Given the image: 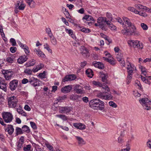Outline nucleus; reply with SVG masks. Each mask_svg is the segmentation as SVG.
<instances>
[{
  "label": "nucleus",
  "instance_id": "obj_59",
  "mask_svg": "<svg viewBox=\"0 0 151 151\" xmlns=\"http://www.w3.org/2000/svg\"><path fill=\"white\" fill-rule=\"evenodd\" d=\"M109 105L110 106L114 108H116L117 106V105L116 104V103L112 101H110L109 102Z\"/></svg>",
  "mask_w": 151,
  "mask_h": 151
},
{
  "label": "nucleus",
  "instance_id": "obj_13",
  "mask_svg": "<svg viewBox=\"0 0 151 151\" xmlns=\"http://www.w3.org/2000/svg\"><path fill=\"white\" fill-rule=\"evenodd\" d=\"M72 88V85L66 86L61 88V91L64 93H68L70 92Z\"/></svg>",
  "mask_w": 151,
  "mask_h": 151
},
{
  "label": "nucleus",
  "instance_id": "obj_60",
  "mask_svg": "<svg viewBox=\"0 0 151 151\" xmlns=\"http://www.w3.org/2000/svg\"><path fill=\"white\" fill-rule=\"evenodd\" d=\"M30 124L31 125V127L33 129H37V126L35 123L32 122H30Z\"/></svg>",
  "mask_w": 151,
  "mask_h": 151
},
{
  "label": "nucleus",
  "instance_id": "obj_38",
  "mask_svg": "<svg viewBox=\"0 0 151 151\" xmlns=\"http://www.w3.org/2000/svg\"><path fill=\"white\" fill-rule=\"evenodd\" d=\"M16 135H18L19 134H22L23 132L21 128L19 127H16L15 129Z\"/></svg>",
  "mask_w": 151,
  "mask_h": 151
},
{
  "label": "nucleus",
  "instance_id": "obj_17",
  "mask_svg": "<svg viewBox=\"0 0 151 151\" xmlns=\"http://www.w3.org/2000/svg\"><path fill=\"white\" fill-rule=\"evenodd\" d=\"M107 19L105 17H100L97 19V22L99 24V27H101L104 24V23L106 22V24Z\"/></svg>",
  "mask_w": 151,
  "mask_h": 151
},
{
  "label": "nucleus",
  "instance_id": "obj_46",
  "mask_svg": "<svg viewBox=\"0 0 151 151\" xmlns=\"http://www.w3.org/2000/svg\"><path fill=\"white\" fill-rule=\"evenodd\" d=\"M50 38H51L50 40L51 43L54 45H56L57 43V40L53 35L52 37H50Z\"/></svg>",
  "mask_w": 151,
  "mask_h": 151
},
{
  "label": "nucleus",
  "instance_id": "obj_63",
  "mask_svg": "<svg viewBox=\"0 0 151 151\" xmlns=\"http://www.w3.org/2000/svg\"><path fill=\"white\" fill-rule=\"evenodd\" d=\"M104 54L108 58H112L111 55L110 54V53H109L107 52H104Z\"/></svg>",
  "mask_w": 151,
  "mask_h": 151
},
{
  "label": "nucleus",
  "instance_id": "obj_6",
  "mask_svg": "<svg viewBox=\"0 0 151 151\" xmlns=\"http://www.w3.org/2000/svg\"><path fill=\"white\" fill-rule=\"evenodd\" d=\"M128 43L130 46L139 49L140 48L139 42L137 40H129L128 41Z\"/></svg>",
  "mask_w": 151,
  "mask_h": 151
},
{
  "label": "nucleus",
  "instance_id": "obj_64",
  "mask_svg": "<svg viewBox=\"0 0 151 151\" xmlns=\"http://www.w3.org/2000/svg\"><path fill=\"white\" fill-rule=\"evenodd\" d=\"M17 50V48L14 47H12L10 48V50L12 53H15Z\"/></svg>",
  "mask_w": 151,
  "mask_h": 151
},
{
  "label": "nucleus",
  "instance_id": "obj_57",
  "mask_svg": "<svg viewBox=\"0 0 151 151\" xmlns=\"http://www.w3.org/2000/svg\"><path fill=\"white\" fill-rule=\"evenodd\" d=\"M17 43L19 44V46L23 49L24 48L26 47L27 45L25 44H24L22 43L21 42L19 41H17Z\"/></svg>",
  "mask_w": 151,
  "mask_h": 151
},
{
  "label": "nucleus",
  "instance_id": "obj_12",
  "mask_svg": "<svg viewBox=\"0 0 151 151\" xmlns=\"http://www.w3.org/2000/svg\"><path fill=\"white\" fill-rule=\"evenodd\" d=\"M15 6L17 7L19 9L23 10L24 9L26 5L24 3L23 0H19L17 1Z\"/></svg>",
  "mask_w": 151,
  "mask_h": 151
},
{
  "label": "nucleus",
  "instance_id": "obj_35",
  "mask_svg": "<svg viewBox=\"0 0 151 151\" xmlns=\"http://www.w3.org/2000/svg\"><path fill=\"white\" fill-rule=\"evenodd\" d=\"M124 29L122 30V33L125 35H129V33H128L127 27H126V25H124L123 26Z\"/></svg>",
  "mask_w": 151,
  "mask_h": 151
},
{
  "label": "nucleus",
  "instance_id": "obj_19",
  "mask_svg": "<svg viewBox=\"0 0 151 151\" xmlns=\"http://www.w3.org/2000/svg\"><path fill=\"white\" fill-rule=\"evenodd\" d=\"M27 59L28 58L27 56L25 55L21 56L17 59V62L18 63L21 64L26 62Z\"/></svg>",
  "mask_w": 151,
  "mask_h": 151
},
{
  "label": "nucleus",
  "instance_id": "obj_2",
  "mask_svg": "<svg viewBox=\"0 0 151 151\" xmlns=\"http://www.w3.org/2000/svg\"><path fill=\"white\" fill-rule=\"evenodd\" d=\"M17 103L18 100L14 96H12L8 98V105L10 108H15L17 106Z\"/></svg>",
  "mask_w": 151,
  "mask_h": 151
},
{
  "label": "nucleus",
  "instance_id": "obj_7",
  "mask_svg": "<svg viewBox=\"0 0 151 151\" xmlns=\"http://www.w3.org/2000/svg\"><path fill=\"white\" fill-rule=\"evenodd\" d=\"M99 101L100 99H99L92 100L89 102L90 107L93 109H95L96 107L99 106Z\"/></svg>",
  "mask_w": 151,
  "mask_h": 151
},
{
  "label": "nucleus",
  "instance_id": "obj_3",
  "mask_svg": "<svg viewBox=\"0 0 151 151\" xmlns=\"http://www.w3.org/2000/svg\"><path fill=\"white\" fill-rule=\"evenodd\" d=\"M144 98H142V106L144 109L147 110H150L151 109V107L150 105L151 103V101L149 100L147 98L145 97L147 96L145 95Z\"/></svg>",
  "mask_w": 151,
  "mask_h": 151
},
{
  "label": "nucleus",
  "instance_id": "obj_25",
  "mask_svg": "<svg viewBox=\"0 0 151 151\" xmlns=\"http://www.w3.org/2000/svg\"><path fill=\"white\" fill-rule=\"evenodd\" d=\"M128 10L129 11H130L133 12H134L136 14H139V15H142V12L140 11H138L136 10L133 7L129 6L128 8Z\"/></svg>",
  "mask_w": 151,
  "mask_h": 151
},
{
  "label": "nucleus",
  "instance_id": "obj_5",
  "mask_svg": "<svg viewBox=\"0 0 151 151\" xmlns=\"http://www.w3.org/2000/svg\"><path fill=\"white\" fill-rule=\"evenodd\" d=\"M92 84L94 86L101 88V89L102 90H105L107 91H110V89L108 86L105 84H102L99 81H92Z\"/></svg>",
  "mask_w": 151,
  "mask_h": 151
},
{
  "label": "nucleus",
  "instance_id": "obj_50",
  "mask_svg": "<svg viewBox=\"0 0 151 151\" xmlns=\"http://www.w3.org/2000/svg\"><path fill=\"white\" fill-rule=\"evenodd\" d=\"M44 48L46 49L47 50H48L49 52L50 53L52 52V50L51 49H50L49 47V46L46 43L44 45Z\"/></svg>",
  "mask_w": 151,
  "mask_h": 151
},
{
  "label": "nucleus",
  "instance_id": "obj_41",
  "mask_svg": "<svg viewBox=\"0 0 151 151\" xmlns=\"http://www.w3.org/2000/svg\"><path fill=\"white\" fill-rule=\"evenodd\" d=\"M31 146L30 145H26L23 147V150L24 151H32L31 150Z\"/></svg>",
  "mask_w": 151,
  "mask_h": 151
},
{
  "label": "nucleus",
  "instance_id": "obj_31",
  "mask_svg": "<svg viewBox=\"0 0 151 151\" xmlns=\"http://www.w3.org/2000/svg\"><path fill=\"white\" fill-rule=\"evenodd\" d=\"M35 63V60L32 59L26 63L25 65L26 67H29L33 66Z\"/></svg>",
  "mask_w": 151,
  "mask_h": 151
},
{
  "label": "nucleus",
  "instance_id": "obj_49",
  "mask_svg": "<svg viewBox=\"0 0 151 151\" xmlns=\"http://www.w3.org/2000/svg\"><path fill=\"white\" fill-rule=\"evenodd\" d=\"M46 73L45 71H43V72L40 73L38 75V77L41 78H45L46 76Z\"/></svg>",
  "mask_w": 151,
  "mask_h": 151
},
{
  "label": "nucleus",
  "instance_id": "obj_51",
  "mask_svg": "<svg viewBox=\"0 0 151 151\" xmlns=\"http://www.w3.org/2000/svg\"><path fill=\"white\" fill-rule=\"evenodd\" d=\"M23 49L24 50V51L26 54L29 55V49L27 45L26 47L24 48Z\"/></svg>",
  "mask_w": 151,
  "mask_h": 151
},
{
  "label": "nucleus",
  "instance_id": "obj_33",
  "mask_svg": "<svg viewBox=\"0 0 151 151\" xmlns=\"http://www.w3.org/2000/svg\"><path fill=\"white\" fill-rule=\"evenodd\" d=\"M76 139L78 141V143L81 145H82L85 144V142L83 140V139L81 137H78L76 136Z\"/></svg>",
  "mask_w": 151,
  "mask_h": 151
},
{
  "label": "nucleus",
  "instance_id": "obj_1",
  "mask_svg": "<svg viewBox=\"0 0 151 151\" xmlns=\"http://www.w3.org/2000/svg\"><path fill=\"white\" fill-rule=\"evenodd\" d=\"M3 119L6 123H10L13 119V115L10 112H4L2 113Z\"/></svg>",
  "mask_w": 151,
  "mask_h": 151
},
{
  "label": "nucleus",
  "instance_id": "obj_53",
  "mask_svg": "<svg viewBox=\"0 0 151 151\" xmlns=\"http://www.w3.org/2000/svg\"><path fill=\"white\" fill-rule=\"evenodd\" d=\"M10 42L12 44V46H15L16 45V42L15 40L13 38H11L10 40Z\"/></svg>",
  "mask_w": 151,
  "mask_h": 151
},
{
  "label": "nucleus",
  "instance_id": "obj_29",
  "mask_svg": "<svg viewBox=\"0 0 151 151\" xmlns=\"http://www.w3.org/2000/svg\"><path fill=\"white\" fill-rule=\"evenodd\" d=\"M108 25L109 27L111 30H115L116 29V27L112 23H111V21L107 20L106 22V24Z\"/></svg>",
  "mask_w": 151,
  "mask_h": 151
},
{
  "label": "nucleus",
  "instance_id": "obj_40",
  "mask_svg": "<svg viewBox=\"0 0 151 151\" xmlns=\"http://www.w3.org/2000/svg\"><path fill=\"white\" fill-rule=\"evenodd\" d=\"M55 116L59 118L64 121H65L67 120V117L66 116L61 114H56Z\"/></svg>",
  "mask_w": 151,
  "mask_h": 151
},
{
  "label": "nucleus",
  "instance_id": "obj_48",
  "mask_svg": "<svg viewBox=\"0 0 151 151\" xmlns=\"http://www.w3.org/2000/svg\"><path fill=\"white\" fill-rule=\"evenodd\" d=\"M147 74V72L146 71V70L145 68L144 67H143L142 66V75H143L144 76H145V77L146 78H147L148 77H150V76H146Z\"/></svg>",
  "mask_w": 151,
  "mask_h": 151
},
{
  "label": "nucleus",
  "instance_id": "obj_39",
  "mask_svg": "<svg viewBox=\"0 0 151 151\" xmlns=\"http://www.w3.org/2000/svg\"><path fill=\"white\" fill-rule=\"evenodd\" d=\"M99 109L101 110H103L104 109V102L102 101L101 100H100V101L99 102Z\"/></svg>",
  "mask_w": 151,
  "mask_h": 151
},
{
  "label": "nucleus",
  "instance_id": "obj_56",
  "mask_svg": "<svg viewBox=\"0 0 151 151\" xmlns=\"http://www.w3.org/2000/svg\"><path fill=\"white\" fill-rule=\"evenodd\" d=\"M106 16L110 21H112V15L110 13L107 12L106 14Z\"/></svg>",
  "mask_w": 151,
  "mask_h": 151
},
{
  "label": "nucleus",
  "instance_id": "obj_9",
  "mask_svg": "<svg viewBox=\"0 0 151 151\" xmlns=\"http://www.w3.org/2000/svg\"><path fill=\"white\" fill-rule=\"evenodd\" d=\"M0 88L4 92L7 91V84L5 83L4 79L0 77Z\"/></svg>",
  "mask_w": 151,
  "mask_h": 151
},
{
  "label": "nucleus",
  "instance_id": "obj_28",
  "mask_svg": "<svg viewBox=\"0 0 151 151\" xmlns=\"http://www.w3.org/2000/svg\"><path fill=\"white\" fill-rule=\"evenodd\" d=\"M93 64L96 68H97L100 69H102L104 68V65L102 63L99 62H93Z\"/></svg>",
  "mask_w": 151,
  "mask_h": 151
},
{
  "label": "nucleus",
  "instance_id": "obj_34",
  "mask_svg": "<svg viewBox=\"0 0 151 151\" xmlns=\"http://www.w3.org/2000/svg\"><path fill=\"white\" fill-rule=\"evenodd\" d=\"M86 73L87 76L90 78H92L93 76V71L90 69H87L86 70Z\"/></svg>",
  "mask_w": 151,
  "mask_h": 151
},
{
  "label": "nucleus",
  "instance_id": "obj_11",
  "mask_svg": "<svg viewBox=\"0 0 151 151\" xmlns=\"http://www.w3.org/2000/svg\"><path fill=\"white\" fill-rule=\"evenodd\" d=\"M116 58L117 60L120 62L121 65L122 66H124L125 62L123 58V55L121 53L115 54Z\"/></svg>",
  "mask_w": 151,
  "mask_h": 151
},
{
  "label": "nucleus",
  "instance_id": "obj_58",
  "mask_svg": "<svg viewBox=\"0 0 151 151\" xmlns=\"http://www.w3.org/2000/svg\"><path fill=\"white\" fill-rule=\"evenodd\" d=\"M146 78H146L145 77H143V76H142V81H143L144 83L148 84L149 85H150V81L146 79Z\"/></svg>",
  "mask_w": 151,
  "mask_h": 151
},
{
  "label": "nucleus",
  "instance_id": "obj_16",
  "mask_svg": "<svg viewBox=\"0 0 151 151\" xmlns=\"http://www.w3.org/2000/svg\"><path fill=\"white\" fill-rule=\"evenodd\" d=\"M76 78V76L72 74L67 75L63 79V82H65L68 81H71L74 80Z\"/></svg>",
  "mask_w": 151,
  "mask_h": 151
},
{
  "label": "nucleus",
  "instance_id": "obj_14",
  "mask_svg": "<svg viewBox=\"0 0 151 151\" xmlns=\"http://www.w3.org/2000/svg\"><path fill=\"white\" fill-rule=\"evenodd\" d=\"M28 82H29L34 87L39 86L40 84L38 80L34 77H32L30 79Z\"/></svg>",
  "mask_w": 151,
  "mask_h": 151
},
{
  "label": "nucleus",
  "instance_id": "obj_47",
  "mask_svg": "<svg viewBox=\"0 0 151 151\" xmlns=\"http://www.w3.org/2000/svg\"><path fill=\"white\" fill-rule=\"evenodd\" d=\"M78 96L77 95H71L70 96V99L73 100H76L78 99Z\"/></svg>",
  "mask_w": 151,
  "mask_h": 151
},
{
  "label": "nucleus",
  "instance_id": "obj_43",
  "mask_svg": "<svg viewBox=\"0 0 151 151\" xmlns=\"http://www.w3.org/2000/svg\"><path fill=\"white\" fill-rule=\"evenodd\" d=\"M22 130L27 133H28L30 131L29 127L26 125H24L22 127Z\"/></svg>",
  "mask_w": 151,
  "mask_h": 151
},
{
  "label": "nucleus",
  "instance_id": "obj_26",
  "mask_svg": "<svg viewBox=\"0 0 151 151\" xmlns=\"http://www.w3.org/2000/svg\"><path fill=\"white\" fill-rule=\"evenodd\" d=\"M123 19L125 24L128 25V27L130 28V27L132 25H134L133 24L131 23L130 20L127 17H123Z\"/></svg>",
  "mask_w": 151,
  "mask_h": 151
},
{
  "label": "nucleus",
  "instance_id": "obj_55",
  "mask_svg": "<svg viewBox=\"0 0 151 151\" xmlns=\"http://www.w3.org/2000/svg\"><path fill=\"white\" fill-rule=\"evenodd\" d=\"M46 145L47 148L50 151H54L53 147L50 145L49 144H46Z\"/></svg>",
  "mask_w": 151,
  "mask_h": 151
},
{
  "label": "nucleus",
  "instance_id": "obj_10",
  "mask_svg": "<svg viewBox=\"0 0 151 151\" xmlns=\"http://www.w3.org/2000/svg\"><path fill=\"white\" fill-rule=\"evenodd\" d=\"M127 68L128 74H133V71L136 70V68L133 64L128 62Z\"/></svg>",
  "mask_w": 151,
  "mask_h": 151
},
{
  "label": "nucleus",
  "instance_id": "obj_61",
  "mask_svg": "<svg viewBox=\"0 0 151 151\" xmlns=\"http://www.w3.org/2000/svg\"><path fill=\"white\" fill-rule=\"evenodd\" d=\"M14 60V58L10 57H9L7 58L6 61L9 63H12Z\"/></svg>",
  "mask_w": 151,
  "mask_h": 151
},
{
  "label": "nucleus",
  "instance_id": "obj_22",
  "mask_svg": "<svg viewBox=\"0 0 151 151\" xmlns=\"http://www.w3.org/2000/svg\"><path fill=\"white\" fill-rule=\"evenodd\" d=\"M127 29L129 35L136 34V28L134 25H132L130 27V28L128 27Z\"/></svg>",
  "mask_w": 151,
  "mask_h": 151
},
{
  "label": "nucleus",
  "instance_id": "obj_23",
  "mask_svg": "<svg viewBox=\"0 0 151 151\" xmlns=\"http://www.w3.org/2000/svg\"><path fill=\"white\" fill-rule=\"evenodd\" d=\"M99 75L101 78L102 81L103 82H106L107 81L108 76L107 74L104 73L103 71H100L99 73Z\"/></svg>",
  "mask_w": 151,
  "mask_h": 151
},
{
  "label": "nucleus",
  "instance_id": "obj_52",
  "mask_svg": "<svg viewBox=\"0 0 151 151\" xmlns=\"http://www.w3.org/2000/svg\"><path fill=\"white\" fill-rule=\"evenodd\" d=\"M80 30L82 32L85 33H88L90 32V30L88 29H86L85 28L81 27Z\"/></svg>",
  "mask_w": 151,
  "mask_h": 151
},
{
  "label": "nucleus",
  "instance_id": "obj_15",
  "mask_svg": "<svg viewBox=\"0 0 151 151\" xmlns=\"http://www.w3.org/2000/svg\"><path fill=\"white\" fill-rule=\"evenodd\" d=\"M74 90L78 94H82L84 93L83 88L79 85H76L74 88Z\"/></svg>",
  "mask_w": 151,
  "mask_h": 151
},
{
  "label": "nucleus",
  "instance_id": "obj_37",
  "mask_svg": "<svg viewBox=\"0 0 151 151\" xmlns=\"http://www.w3.org/2000/svg\"><path fill=\"white\" fill-rule=\"evenodd\" d=\"M28 5L31 8L34 7L36 5V4L34 1L33 0H31L27 2Z\"/></svg>",
  "mask_w": 151,
  "mask_h": 151
},
{
  "label": "nucleus",
  "instance_id": "obj_8",
  "mask_svg": "<svg viewBox=\"0 0 151 151\" xmlns=\"http://www.w3.org/2000/svg\"><path fill=\"white\" fill-rule=\"evenodd\" d=\"M18 82L17 80H13L10 82L9 83V87L12 91L15 90L17 87Z\"/></svg>",
  "mask_w": 151,
  "mask_h": 151
},
{
  "label": "nucleus",
  "instance_id": "obj_24",
  "mask_svg": "<svg viewBox=\"0 0 151 151\" xmlns=\"http://www.w3.org/2000/svg\"><path fill=\"white\" fill-rule=\"evenodd\" d=\"M24 137L22 136L20 138L17 145V149L20 150L22 147L24 142Z\"/></svg>",
  "mask_w": 151,
  "mask_h": 151
},
{
  "label": "nucleus",
  "instance_id": "obj_20",
  "mask_svg": "<svg viewBox=\"0 0 151 151\" xmlns=\"http://www.w3.org/2000/svg\"><path fill=\"white\" fill-rule=\"evenodd\" d=\"M72 108L71 107H61L60 109V112L61 113H68L70 111Z\"/></svg>",
  "mask_w": 151,
  "mask_h": 151
},
{
  "label": "nucleus",
  "instance_id": "obj_30",
  "mask_svg": "<svg viewBox=\"0 0 151 151\" xmlns=\"http://www.w3.org/2000/svg\"><path fill=\"white\" fill-rule=\"evenodd\" d=\"M65 30L66 32L68 33L73 39H76V37L73 34L72 30L65 28Z\"/></svg>",
  "mask_w": 151,
  "mask_h": 151
},
{
  "label": "nucleus",
  "instance_id": "obj_44",
  "mask_svg": "<svg viewBox=\"0 0 151 151\" xmlns=\"http://www.w3.org/2000/svg\"><path fill=\"white\" fill-rule=\"evenodd\" d=\"M135 85L137 88L139 89H141V85L140 82L139 81L137 80L135 81Z\"/></svg>",
  "mask_w": 151,
  "mask_h": 151
},
{
  "label": "nucleus",
  "instance_id": "obj_36",
  "mask_svg": "<svg viewBox=\"0 0 151 151\" xmlns=\"http://www.w3.org/2000/svg\"><path fill=\"white\" fill-rule=\"evenodd\" d=\"M12 73L11 72H8L6 73H6L5 75V79L7 80H9L11 79V78L12 76Z\"/></svg>",
  "mask_w": 151,
  "mask_h": 151
},
{
  "label": "nucleus",
  "instance_id": "obj_4",
  "mask_svg": "<svg viewBox=\"0 0 151 151\" xmlns=\"http://www.w3.org/2000/svg\"><path fill=\"white\" fill-rule=\"evenodd\" d=\"M97 96L99 98L105 100H111L112 98V96L110 94H106V92L103 93L99 91L97 93Z\"/></svg>",
  "mask_w": 151,
  "mask_h": 151
},
{
  "label": "nucleus",
  "instance_id": "obj_27",
  "mask_svg": "<svg viewBox=\"0 0 151 151\" xmlns=\"http://www.w3.org/2000/svg\"><path fill=\"white\" fill-rule=\"evenodd\" d=\"M6 131L8 132L9 135L12 134L14 131L13 126L11 125H8L6 129Z\"/></svg>",
  "mask_w": 151,
  "mask_h": 151
},
{
  "label": "nucleus",
  "instance_id": "obj_18",
  "mask_svg": "<svg viewBox=\"0 0 151 151\" xmlns=\"http://www.w3.org/2000/svg\"><path fill=\"white\" fill-rule=\"evenodd\" d=\"M73 126L75 128L81 130L84 129H86V126L81 123H74Z\"/></svg>",
  "mask_w": 151,
  "mask_h": 151
},
{
  "label": "nucleus",
  "instance_id": "obj_54",
  "mask_svg": "<svg viewBox=\"0 0 151 151\" xmlns=\"http://www.w3.org/2000/svg\"><path fill=\"white\" fill-rule=\"evenodd\" d=\"M114 49L115 52V54H118V53H121V50L118 47H115L114 48Z\"/></svg>",
  "mask_w": 151,
  "mask_h": 151
},
{
  "label": "nucleus",
  "instance_id": "obj_32",
  "mask_svg": "<svg viewBox=\"0 0 151 151\" xmlns=\"http://www.w3.org/2000/svg\"><path fill=\"white\" fill-rule=\"evenodd\" d=\"M83 20H85L87 21H95L93 17L90 15H86L85 16L82 18Z\"/></svg>",
  "mask_w": 151,
  "mask_h": 151
},
{
  "label": "nucleus",
  "instance_id": "obj_21",
  "mask_svg": "<svg viewBox=\"0 0 151 151\" xmlns=\"http://www.w3.org/2000/svg\"><path fill=\"white\" fill-rule=\"evenodd\" d=\"M34 51L35 52L39 57L42 58H44L45 57V55L43 52L40 49H34Z\"/></svg>",
  "mask_w": 151,
  "mask_h": 151
},
{
  "label": "nucleus",
  "instance_id": "obj_62",
  "mask_svg": "<svg viewBox=\"0 0 151 151\" xmlns=\"http://www.w3.org/2000/svg\"><path fill=\"white\" fill-rule=\"evenodd\" d=\"M24 72L25 73L27 74L28 75H30L32 74V71L30 69H26L24 70Z\"/></svg>",
  "mask_w": 151,
  "mask_h": 151
},
{
  "label": "nucleus",
  "instance_id": "obj_45",
  "mask_svg": "<svg viewBox=\"0 0 151 151\" xmlns=\"http://www.w3.org/2000/svg\"><path fill=\"white\" fill-rule=\"evenodd\" d=\"M46 32L50 37H52V34L50 28H47L46 29Z\"/></svg>",
  "mask_w": 151,
  "mask_h": 151
},
{
  "label": "nucleus",
  "instance_id": "obj_42",
  "mask_svg": "<svg viewBox=\"0 0 151 151\" xmlns=\"http://www.w3.org/2000/svg\"><path fill=\"white\" fill-rule=\"evenodd\" d=\"M133 74H128L127 77V84H129L131 82L132 79V75Z\"/></svg>",
  "mask_w": 151,
  "mask_h": 151
}]
</instances>
